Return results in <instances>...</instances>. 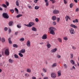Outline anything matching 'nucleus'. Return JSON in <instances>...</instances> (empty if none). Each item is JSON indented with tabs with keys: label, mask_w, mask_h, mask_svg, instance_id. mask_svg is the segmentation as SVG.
<instances>
[{
	"label": "nucleus",
	"mask_w": 79,
	"mask_h": 79,
	"mask_svg": "<svg viewBox=\"0 0 79 79\" xmlns=\"http://www.w3.org/2000/svg\"><path fill=\"white\" fill-rule=\"evenodd\" d=\"M2 42H5V38H2Z\"/></svg>",
	"instance_id": "38"
},
{
	"label": "nucleus",
	"mask_w": 79,
	"mask_h": 79,
	"mask_svg": "<svg viewBox=\"0 0 79 79\" xmlns=\"http://www.w3.org/2000/svg\"><path fill=\"white\" fill-rule=\"evenodd\" d=\"M17 27L18 28H19V29H20L21 27V24H19L17 25Z\"/></svg>",
	"instance_id": "27"
},
{
	"label": "nucleus",
	"mask_w": 79,
	"mask_h": 79,
	"mask_svg": "<svg viewBox=\"0 0 79 79\" xmlns=\"http://www.w3.org/2000/svg\"><path fill=\"white\" fill-rule=\"evenodd\" d=\"M32 79H36V77H32Z\"/></svg>",
	"instance_id": "59"
},
{
	"label": "nucleus",
	"mask_w": 79,
	"mask_h": 79,
	"mask_svg": "<svg viewBox=\"0 0 79 79\" xmlns=\"http://www.w3.org/2000/svg\"><path fill=\"white\" fill-rule=\"evenodd\" d=\"M58 40L59 42H62V40L60 38H58Z\"/></svg>",
	"instance_id": "26"
},
{
	"label": "nucleus",
	"mask_w": 79,
	"mask_h": 79,
	"mask_svg": "<svg viewBox=\"0 0 79 79\" xmlns=\"http://www.w3.org/2000/svg\"><path fill=\"white\" fill-rule=\"evenodd\" d=\"M77 66H78V67H79V62H77Z\"/></svg>",
	"instance_id": "60"
},
{
	"label": "nucleus",
	"mask_w": 79,
	"mask_h": 79,
	"mask_svg": "<svg viewBox=\"0 0 79 79\" xmlns=\"http://www.w3.org/2000/svg\"><path fill=\"white\" fill-rule=\"evenodd\" d=\"M63 39L64 40H68V37H64Z\"/></svg>",
	"instance_id": "35"
},
{
	"label": "nucleus",
	"mask_w": 79,
	"mask_h": 79,
	"mask_svg": "<svg viewBox=\"0 0 79 79\" xmlns=\"http://www.w3.org/2000/svg\"><path fill=\"white\" fill-rule=\"evenodd\" d=\"M19 40L21 42H23V41H24V38H22L20 39Z\"/></svg>",
	"instance_id": "25"
},
{
	"label": "nucleus",
	"mask_w": 79,
	"mask_h": 79,
	"mask_svg": "<svg viewBox=\"0 0 79 79\" xmlns=\"http://www.w3.org/2000/svg\"><path fill=\"white\" fill-rule=\"evenodd\" d=\"M64 68L65 69H67V68H68V66H67V65L66 64H64Z\"/></svg>",
	"instance_id": "36"
},
{
	"label": "nucleus",
	"mask_w": 79,
	"mask_h": 79,
	"mask_svg": "<svg viewBox=\"0 0 79 79\" xmlns=\"http://www.w3.org/2000/svg\"><path fill=\"white\" fill-rule=\"evenodd\" d=\"M47 46L48 48H50L51 47V45H50V44L49 43L47 44Z\"/></svg>",
	"instance_id": "17"
},
{
	"label": "nucleus",
	"mask_w": 79,
	"mask_h": 79,
	"mask_svg": "<svg viewBox=\"0 0 79 79\" xmlns=\"http://www.w3.org/2000/svg\"><path fill=\"white\" fill-rule=\"evenodd\" d=\"M68 19H69V16L68 15H66L65 17V19L66 20V21H68Z\"/></svg>",
	"instance_id": "19"
},
{
	"label": "nucleus",
	"mask_w": 79,
	"mask_h": 79,
	"mask_svg": "<svg viewBox=\"0 0 79 79\" xmlns=\"http://www.w3.org/2000/svg\"><path fill=\"white\" fill-rule=\"evenodd\" d=\"M57 50V49H56V48H55L54 49H52V50H51V52H52V53H54L55 52H56Z\"/></svg>",
	"instance_id": "11"
},
{
	"label": "nucleus",
	"mask_w": 79,
	"mask_h": 79,
	"mask_svg": "<svg viewBox=\"0 0 79 79\" xmlns=\"http://www.w3.org/2000/svg\"><path fill=\"white\" fill-rule=\"evenodd\" d=\"M10 13H14V10H10Z\"/></svg>",
	"instance_id": "40"
},
{
	"label": "nucleus",
	"mask_w": 79,
	"mask_h": 79,
	"mask_svg": "<svg viewBox=\"0 0 79 79\" xmlns=\"http://www.w3.org/2000/svg\"><path fill=\"white\" fill-rule=\"evenodd\" d=\"M0 11H3V9L1 8V7H0Z\"/></svg>",
	"instance_id": "62"
},
{
	"label": "nucleus",
	"mask_w": 79,
	"mask_h": 79,
	"mask_svg": "<svg viewBox=\"0 0 79 79\" xmlns=\"http://www.w3.org/2000/svg\"><path fill=\"white\" fill-rule=\"evenodd\" d=\"M27 71L28 72V73H31V70L29 69H27Z\"/></svg>",
	"instance_id": "29"
},
{
	"label": "nucleus",
	"mask_w": 79,
	"mask_h": 79,
	"mask_svg": "<svg viewBox=\"0 0 79 79\" xmlns=\"http://www.w3.org/2000/svg\"><path fill=\"white\" fill-rule=\"evenodd\" d=\"M70 26L72 27H73V28H74L75 29H77V26L73 24H71L70 25Z\"/></svg>",
	"instance_id": "10"
},
{
	"label": "nucleus",
	"mask_w": 79,
	"mask_h": 79,
	"mask_svg": "<svg viewBox=\"0 0 79 79\" xmlns=\"http://www.w3.org/2000/svg\"><path fill=\"white\" fill-rule=\"evenodd\" d=\"M55 30H56V29L55 27H50L49 28L48 31H50L51 34L54 35H55Z\"/></svg>",
	"instance_id": "1"
},
{
	"label": "nucleus",
	"mask_w": 79,
	"mask_h": 79,
	"mask_svg": "<svg viewBox=\"0 0 79 79\" xmlns=\"http://www.w3.org/2000/svg\"><path fill=\"white\" fill-rule=\"evenodd\" d=\"M71 58H73V54H70Z\"/></svg>",
	"instance_id": "45"
},
{
	"label": "nucleus",
	"mask_w": 79,
	"mask_h": 79,
	"mask_svg": "<svg viewBox=\"0 0 79 79\" xmlns=\"http://www.w3.org/2000/svg\"><path fill=\"white\" fill-rule=\"evenodd\" d=\"M25 76L26 77H29V74L28 73H27L25 74Z\"/></svg>",
	"instance_id": "41"
},
{
	"label": "nucleus",
	"mask_w": 79,
	"mask_h": 79,
	"mask_svg": "<svg viewBox=\"0 0 79 79\" xmlns=\"http://www.w3.org/2000/svg\"><path fill=\"white\" fill-rule=\"evenodd\" d=\"M52 24H53V25H54V26H55V25H56V22H53Z\"/></svg>",
	"instance_id": "43"
},
{
	"label": "nucleus",
	"mask_w": 79,
	"mask_h": 79,
	"mask_svg": "<svg viewBox=\"0 0 79 79\" xmlns=\"http://www.w3.org/2000/svg\"><path fill=\"white\" fill-rule=\"evenodd\" d=\"M69 31H70V32L71 34H74L75 32H74V29L71 28L69 29Z\"/></svg>",
	"instance_id": "5"
},
{
	"label": "nucleus",
	"mask_w": 79,
	"mask_h": 79,
	"mask_svg": "<svg viewBox=\"0 0 79 79\" xmlns=\"http://www.w3.org/2000/svg\"><path fill=\"white\" fill-rule=\"evenodd\" d=\"M72 48L73 50H75L76 49V48L74 46H72Z\"/></svg>",
	"instance_id": "50"
},
{
	"label": "nucleus",
	"mask_w": 79,
	"mask_h": 79,
	"mask_svg": "<svg viewBox=\"0 0 79 79\" xmlns=\"http://www.w3.org/2000/svg\"><path fill=\"white\" fill-rule=\"evenodd\" d=\"M57 65V64L56 63H54L52 65V67H55Z\"/></svg>",
	"instance_id": "23"
},
{
	"label": "nucleus",
	"mask_w": 79,
	"mask_h": 79,
	"mask_svg": "<svg viewBox=\"0 0 79 79\" xmlns=\"http://www.w3.org/2000/svg\"><path fill=\"white\" fill-rule=\"evenodd\" d=\"M6 4L7 5V6H9V3H8V2H6Z\"/></svg>",
	"instance_id": "44"
},
{
	"label": "nucleus",
	"mask_w": 79,
	"mask_h": 79,
	"mask_svg": "<svg viewBox=\"0 0 79 79\" xmlns=\"http://www.w3.org/2000/svg\"><path fill=\"white\" fill-rule=\"evenodd\" d=\"M25 52H26V51L25 49H22V50L20 51V53H25Z\"/></svg>",
	"instance_id": "13"
},
{
	"label": "nucleus",
	"mask_w": 79,
	"mask_h": 79,
	"mask_svg": "<svg viewBox=\"0 0 79 79\" xmlns=\"http://www.w3.org/2000/svg\"><path fill=\"white\" fill-rule=\"evenodd\" d=\"M4 53L6 56H9L10 55V51L8 49H6L4 51Z\"/></svg>",
	"instance_id": "3"
},
{
	"label": "nucleus",
	"mask_w": 79,
	"mask_h": 79,
	"mask_svg": "<svg viewBox=\"0 0 79 79\" xmlns=\"http://www.w3.org/2000/svg\"><path fill=\"white\" fill-rule=\"evenodd\" d=\"M73 69H74L75 70L76 69V68H75V67H74V66H73Z\"/></svg>",
	"instance_id": "58"
},
{
	"label": "nucleus",
	"mask_w": 79,
	"mask_h": 79,
	"mask_svg": "<svg viewBox=\"0 0 79 79\" xmlns=\"http://www.w3.org/2000/svg\"><path fill=\"white\" fill-rule=\"evenodd\" d=\"M39 8V7L36 6L35 7V10H38Z\"/></svg>",
	"instance_id": "37"
},
{
	"label": "nucleus",
	"mask_w": 79,
	"mask_h": 79,
	"mask_svg": "<svg viewBox=\"0 0 79 79\" xmlns=\"http://www.w3.org/2000/svg\"><path fill=\"white\" fill-rule=\"evenodd\" d=\"M52 20L53 21H55V20H56V16H53L52 17Z\"/></svg>",
	"instance_id": "20"
},
{
	"label": "nucleus",
	"mask_w": 79,
	"mask_h": 79,
	"mask_svg": "<svg viewBox=\"0 0 79 79\" xmlns=\"http://www.w3.org/2000/svg\"><path fill=\"white\" fill-rule=\"evenodd\" d=\"M9 62L10 63H13V60L11 59H9Z\"/></svg>",
	"instance_id": "33"
},
{
	"label": "nucleus",
	"mask_w": 79,
	"mask_h": 79,
	"mask_svg": "<svg viewBox=\"0 0 79 79\" xmlns=\"http://www.w3.org/2000/svg\"><path fill=\"white\" fill-rule=\"evenodd\" d=\"M13 21L10 22L9 23V25L10 26H11L12 24H13Z\"/></svg>",
	"instance_id": "21"
},
{
	"label": "nucleus",
	"mask_w": 79,
	"mask_h": 79,
	"mask_svg": "<svg viewBox=\"0 0 79 79\" xmlns=\"http://www.w3.org/2000/svg\"><path fill=\"white\" fill-rule=\"evenodd\" d=\"M48 0H44V2H47Z\"/></svg>",
	"instance_id": "64"
},
{
	"label": "nucleus",
	"mask_w": 79,
	"mask_h": 79,
	"mask_svg": "<svg viewBox=\"0 0 79 79\" xmlns=\"http://www.w3.org/2000/svg\"><path fill=\"white\" fill-rule=\"evenodd\" d=\"M18 31H17L16 32H15V35H17V34H18Z\"/></svg>",
	"instance_id": "57"
},
{
	"label": "nucleus",
	"mask_w": 79,
	"mask_h": 79,
	"mask_svg": "<svg viewBox=\"0 0 79 79\" xmlns=\"http://www.w3.org/2000/svg\"><path fill=\"white\" fill-rule=\"evenodd\" d=\"M13 47L15 48H18V45L16 44H13Z\"/></svg>",
	"instance_id": "22"
},
{
	"label": "nucleus",
	"mask_w": 79,
	"mask_h": 79,
	"mask_svg": "<svg viewBox=\"0 0 79 79\" xmlns=\"http://www.w3.org/2000/svg\"><path fill=\"white\" fill-rule=\"evenodd\" d=\"M28 8H30V9H32V7L31 6H28Z\"/></svg>",
	"instance_id": "54"
},
{
	"label": "nucleus",
	"mask_w": 79,
	"mask_h": 79,
	"mask_svg": "<svg viewBox=\"0 0 79 79\" xmlns=\"http://www.w3.org/2000/svg\"><path fill=\"white\" fill-rule=\"evenodd\" d=\"M35 24L34 22H31L29 23V24L26 25V24H24V26H27V27H32V26H34Z\"/></svg>",
	"instance_id": "2"
},
{
	"label": "nucleus",
	"mask_w": 79,
	"mask_h": 79,
	"mask_svg": "<svg viewBox=\"0 0 79 79\" xmlns=\"http://www.w3.org/2000/svg\"><path fill=\"white\" fill-rule=\"evenodd\" d=\"M31 30L32 31H37V29L35 28V27H33L31 28Z\"/></svg>",
	"instance_id": "15"
},
{
	"label": "nucleus",
	"mask_w": 79,
	"mask_h": 79,
	"mask_svg": "<svg viewBox=\"0 0 79 79\" xmlns=\"http://www.w3.org/2000/svg\"><path fill=\"white\" fill-rule=\"evenodd\" d=\"M23 16V15H21V14H19L16 16V17L17 18H19V17H21V16Z\"/></svg>",
	"instance_id": "30"
},
{
	"label": "nucleus",
	"mask_w": 79,
	"mask_h": 79,
	"mask_svg": "<svg viewBox=\"0 0 79 79\" xmlns=\"http://www.w3.org/2000/svg\"><path fill=\"white\" fill-rule=\"evenodd\" d=\"M44 44V43L43 42L40 43V44L41 45H43V44Z\"/></svg>",
	"instance_id": "61"
},
{
	"label": "nucleus",
	"mask_w": 79,
	"mask_h": 79,
	"mask_svg": "<svg viewBox=\"0 0 79 79\" xmlns=\"http://www.w3.org/2000/svg\"><path fill=\"white\" fill-rule=\"evenodd\" d=\"M73 23H78V20L77 19H76L75 20H74L73 21Z\"/></svg>",
	"instance_id": "18"
},
{
	"label": "nucleus",
	"mask_w": 79,
	"mask_h": 79,
	"mask_svg": "<svg viewBox=\"0 0 79 79\" xmlns=\"http://www.w3.org/2000/svg\"><path fill=\"white\" fill-rule=\"evenodd\" d=\"M39 19H38V18H36L35 19V22H36V23H37V22H39Z\"/></svg>",
	"instance_id": "39"
},
{
	"label": "nucleus",
	"mask_w": 79,
	"mask_h": 79,
	"mask_svg": "<svg viewBox=\"0 0 79 79\" xmlns=\"http://www.w3.org/2000/svg\"><path fill=\"white\" fill-rule=\"evenodd\" d=\"M57 22L58 23L59 22V21H60V18H57Z\"/></svg>",
	"instance_id": "48"
},
{
	"label": "nucleus",
	"mask_w": 79,
	"mask_h": 79,
	"mask_svg": "<svg viewBox=\"0 0 79 79\" xmlns=\"http://www.w3.org/2000/svg\"><path fill=\"white\" fill-rule=\"evenodd\" d=\"M27 45L28 47H31V42L29 40H28L27 42Z\"/></svg>",
	"instance_id": "9"
},
{
	"label": "nucleus",
	"mask_w": 79,
	"mask_h": 79,
	"mask_svg": "<svg viewBox=\"0 0 79 79\" xmlns=\"http://www.w3.org/2000/svg\"><path fill=\"white\" fill-rule=\"evenodd\" d=\"M70 63L72 64H73V65L75 64V62H74V61L73 60H70Z\"/></svg>",
	"instance_id": "14"
},
{
	"label": "nucleus",
	"mask_w": 79,
	"mask_h": 79,
	"mask_svg": "<svg viewBox=\"0 0 79 79\" xmlns=\"http://www.w3.org/2000/svg\"><path fill=\"white\" fill-rule=\"evenodd\" d=\"M74 6V4L73 3H71L70 4V8H73V6Z\"/></svg>",
	"instance_id": "16"
},
{
	"label": "nucleus",
	"mask_w": 79,
	"mask_h": 79,
	"mask_svg": "<svg viewBox=\"0 0 79 79\" xmlns=\"http://www.w3.org/2000/svg\"><path fill=\"white\" fill-rule=\"evenodd\" d=\"M52 13L54 15H56V14H58L60 13V11L58 10L55 9L53 11Z\"/></svg>",
	"instance_id": "6"
},
{
	"label": "nucleus",
	"mask_w": 79,
	"mask_h": 79,
	"mask_svg": "<svg viewBox=\"0 0 79 79\" xmlns=\"http://www.w3.org/2000/svg\"><path fill=\"white\" fill-rule=\"evenodd\" d=\"M64 1L65 4H66V3H67V1H66V0H64Z\"/></svg>",
	"instance_id": "52"
},
{
	"label": "nucleus",
	"mask_w": 79,
	"mask_h": 79,
	"mask_svg": "<svg viewBox=\"0 0 79 79\" xmlns=\"http://www.w3.org/2000/svg\"><path fill=\"white\" fill-rule=\"evenodd\" d=\"M46 5L47 6H48V2H46Z\"/></svg>",
	"instance_id": "47"
},
{
	"label": "nucleus",
	"mask_w": 79,
	"mask_h": 79,
	"mask_svg": "<svg viewBox=\"0 0 79 79\" xmlns=\"http://www.w3.org/2000/svg\"><path fill=\"white\" fill-rule=\"evenodd\" d=\"M58 76H61V71L59 70L58 72Z\"/></svg>",
	"instance_id": "12"
},
{
	"label": "nucleus",
	"mask_w": 79,
	"mask_h": 79,
	"mask_svg": "<svg viewBox=\"0 0 79 79\" xmlns=\"http://www.w3.org/2000/svg\"><path fill=\"white\" fill-rule=\"evenodd\" d=\"M19 56H20V57H23V54L21 53H19Z\"/></svg>",
	"instance_id": "32"
},
{
	"label": "nucleus",
	"mask_w": 79,
	"mask_h": 79,
	"mask_svg": "<svg viewBox=\"0 0 79 79\" xmlns=\"http://www.w3.org/2000/svg\"><path fill=\"white\" fill-rule=\"evenodd\" d=\"M15 10L16 11L17 13V14H18V9H17V8H15Z\"/></svg>",
	"instance_id": "42"
},
{
	"label": "nucleus",
	"mask_w": 79,
	"mask_h": 79,
	"mask_svg": "<svg viewBox=\"0 0 79 79\" xmlns=\"http://www.w3.org/2000/svg\"><path fill=\"white\" fill-rule=\"evenodd\" d=\"M78 11H79V8H77L76 10V12H77Z\"/></svg>",
	"instance_id": "53"
},
{
	"label": "nucleus",
	"mask_w": 79,
	"mask_h": 79,
	"mask_svg": "<svg viewBox=\"0 0 79 79\" xmlns=\"http://www.w3.org/2000/svg\"><path fill=\"white\" fill-rule=\"evenodd\" d=\"M14 56L15 58H19L18 56L17 55H16V54H15L14 55Z\"/></svg>",
	"instance_id": "31"
},
{
	"label": "nucleus",
	"mask_w": 79,
	"mask_h": 79,
	"mask_svg": "<svg viewBox=\"0 0 79 79\" xmlns=\"http://www.w3.org/2000/svg\"><path fill=\"white\" fill-rule=\"evenodd\" d=\"M52 3H55L56 2V1L54 0L52 1Z\"/></svg>",
	"instance_id": "49"
},
{
	"label": "nucleus",
	"mask_w": 79,
	"mask_h": 79,
	"mask_svg": "<svg viewBox=\"0 0 79 79\" xmlns=\"http://www.w3.org/2000/svg\"><path fill=\"white\" fill-rule=\"evenodd\" d=\"M51 76L52 78H55L56 77V75L55 73H52L51 74Z\"/></svg>",
	"instance_id": "7"
},
{
	"label": "nucleus",
	"mask_w": 79,
	"mask_h": 79,
	"mask_svg": "<svg viewBox=\"0 0 79 79\" xmlns=\"http://www.w3.org/2000/svg\"><path fill=\"white\" fill-rule=\"evenodd\" d=\"M57 58H61V56L60 55H57Z\"/></svg>",
	"instance_id": "51"
},
{
	"label": "nucleus",
	"mask_w": 79,
	"mask_h": 79,
	"mask_svg": "<svg viewBox=\"0 0 79 79\" xmlns=\"http://www.w3.org/2000/svg\"><path fill=\"white\" fill-rule=\"evenodd\" d=\"M16 4L17 6H19V2H18V1L17 0L16 1Z\"/></svg>",
	"instance_id": "34"
},
{
	"label": "nucleus",
	"mask_w": 79,
	"mask_h": 79,
	"mask_svg": "<svg viewBox=\"0 0 79 79\" xmlns=\"http://www.w3.org/2000/svg\"><path fill=\"white\" fill-rule=\"evenodd\" d=\"M4 30L5 31H6L7 30H8V28L7 27H5L4 28Z\"/></svg>",
	"instance_id": "55"
},
{
	"label": "nucleus",
	"mask_w": 79,
	"mask_h": 79,
	"mask_svg": "<svg viewBox=\"0 0 79 79\" xmlns=\"http://www.w3.org/2000/svg\"><path fill=\"white\" fill-rule=\"evenodd\" d=\"M2 16L3 18H5L6 19H8V18H9V16L6 13H4L2 14Z\"/></svg>",
	"instance_id": "4"
},
{
	"label": "nucleus",
	"mask_w": 79,
	"mask_h": 79,
	"mask_svg": "<svg viewBox=\"0 0 79 79\" xmlns=\"http://www.w3.org/2000/svg\"><path fill=\"white\" fill-rule=\"evenodd\" d=\"M74 1L75 3H77V0H74Z\"/></svg>",
	"instance_id": "63"
},
{
	"label": "nucleus",
	"mask_w": 79,
	"mask_h": 79,
	"mask_svg": "<svg viewBox=\"0 0 79 79\" xmlns=\"http://www.w3.org/2000/svg\"><path fill=\"white\" fill-rule=\"evenodd\" d=\"M43 70L44 72V73H46V72H47V70H45V69H43Z\"/></svg>",
	"instance_id": "46"
},
{
	"label": "nucleus",
	"mask_w": 79,
	"mask_h": 79,
	"mask_svg": "<svg viewBox=\"0 0 79 79\" xmlns=\"http://www.w3.org/2000/svg\"><path fill=\"white\" fill-rule=\"evenodd\" d=\"M37 1H38V0H35V3H37Z\"/></svg>",
	"instance_id": "56"
},
{
	"label": "nucleus",
	"mask_w": 79,
	"mask_h": 79,
	"mask_svg": "<svg viewBox=\"0 0 79 79\" xmlns=\"http://www.w3.org/2000/svg\"><path fill=\"white\" fill-rule=\"evenodd\" d=\"M9 43V44H12V42L11 41V38H9L8 39Z\"/></svg>",
	"instance_id": "24"
},
{
	"label": "nucleus",
	"mask_w": 79,
	"mask_h": 79,
	"mask_svg": "<svg viewBox=\"0 0 79 79\" xmlns=\"http://www.w3.org/2000/svg\"><path fill=\"white\" fill-rule=\"evenodd\" d=\"M47 35L46 34H44L42 36V39L43 40H45V39H47Z\"/></svg>",
	"instance_id": "8"
},
{
	"label": "nucleus",
	"mask_w": 79,
	"mask_h": 79,
	"mask_svg": "<svg viewBox=\"0 0 79 79\" xmlns=\"http://www.w3.org/2000/svg\"><path fill=\"white\" fill-rule=\"evenodd\" d=\"M2 6L4 7V8H7V6L5 4H2Z\"/></svg>",
	"instance_id": "28"
}]
</instances>
